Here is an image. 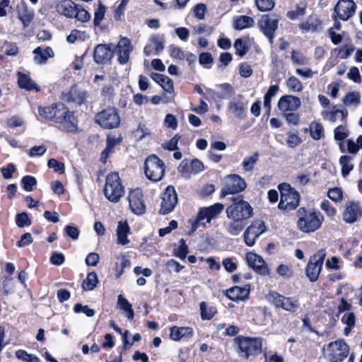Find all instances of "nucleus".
Returning a JSON list of instances; mask_svg holds the SVG:
<instances>
[{"instance_id": "obj_15", "label": "nucleus", "mask_w": 362, "mask_h": 362, "mask_svg": "<svg viewBox=\"0 0 362 362\" xmlns=\"http://www.w3.org/2000/svg\"><path fill=\"white\" fill-rule=\"evenodd\" d=\"M57 124H59V128L66 133L76 134L79 132L78 119L76 116L75 112L70 110L69 107Z\"/></svg>"}, {"instance_id": "obj_17", "label": "nucleus", "mask_w": 362, "mask_h": 362, "mask_svg": "<svg viewBox=\"0 0 362 362\" xmlns=\"http://www.w3.org/2000/svg\"><path fill=\"white\" fill-rule=\"evenodd\" d=\"M88 96V92L80 88L76 83L71 85L69 90L63 94V98L66 103L76 106L84 104Z\"/></svg>"}, {"instance_id": "obj_24", "label": "nucleus", "mask_w": 362, "mask_h": 362, "mask_svg": "<svg viewBox=\"0 0 362 362\" xmlns=\"http://www.w3.org/2000/svg\"><path fill=\"white\" fill-rule=\"evenodd\" d=\"M246 259L249 267L257 274L261 275L269 274L268 267L261 256L253 252H248L246 255Z\"/></svg>"}, {"instance_id": "obj_30", "label": "nucleus", "mask_w": 362, "mask_h": 362, "mask_svg": "<svg viewBox=\"0 0 362 362\" xmlns=\"http://www.w3.org/2000/svg\"><path fill=\"white\" fill-rule=\"evenodd\" d=\"M77 4L71 0H62L56 5V11L60 15L74 18Z\"/></svg>"}, {"instance_id": "obj_31", "label": "nucleus", "mask_w": 362, "mask_h": 362, "mask_svg": "<svg viewBox=\"0 0 362 362\" xmlns=\"http://www.w3.org/2000/svg\"><path fill=\"white\" fill-rule=\"evenodd\" d=\"M362 216V210L358 203L351 202L343 214L344 220L349 223H354Z\"/></svg>"}, {"instance_id": "obj_62", "label": "nucleus", "mask_w": 362, "mask_h": 362, "mask_svg": "<svg viewBox=\"0 0 362 362\" xmlns=\"http://www.w3.org/2000/svg\"><path fill=\"white\" fill-rule=\"evenodd\" d=\"M206 6L203 3L196 4L193 8L194 16L199 20L204 18Z\"/></svg>"}, {"instance_id": "obj_1", "label": "nucleus", "mask_w": 362, "mask_h": 362, "mask_svg": "<svg viewBox=\"0 0 362 362\" xmlns=\"http://www.w3.org/2000/svg\"><path fill=\"white\" fill-rule=\"evenodd\" d=\"M232 204L226 207V214L228 222L224 223L226 232L233 236L238 235L253 216V209L250 203L239 194L231 198Z\"/></svg>"}, {"instance_id": "obj_33", "label": "nucleus", "mask_w": 362, "mask_h": 362, "mask_svg": "<svg viewBox=\"0 0 362 362\" xmlns=\"http://www.w3.org/2000/svg\"><path fill=\"white\" fill-rule=\"evenodd\" d=\"M33 54L34 61L39 64H45L48 58H52L54 56V52L50 47H47L45 49L37 47L33 50Z\"/></svg>"}, {"instance_id": "obj_48", "label": "nucleus", "mask_w": 362, "mask_h": 362, "mask_svg": "<svg viewBox=\"0 0 362 362\" xmlns=\"http://www.w3.org/2000/svg\"><path fill=\"white\" fill-rule=\"evenodd\" d=\"M74 18H76L78 21L86 23L90 19V14L82 6L77 4V9L75 11Z\"/></svg>"}, {"instance_id": "obj_18", "label": "nucleus", "mask_w": 362, "mask_h": 362, "mask_svg": "<svg viewBox=\"0 0 362 362\" xmlns=\"http://www.w3.org/2000/svg\"><path fill=\"white\" fill-rule=\"evenodd\" d=\"M356 10V4L353 0H339L334 7L333 13L346 21L355 14Z\"/></svg>"}, {"instance_id": "obj_41", "label": "nucleus", "mask_w": 362, "mask_h": 362, "mask_svg": "<svg viewBox=\"0 0 362 362\" xmlns=\"http://www.w3.org/2000/svg\"><path fill=\"white\" fill-rule=\"evenodd\" d=\"M299 308V303L298 300H296L291 297L284 296V300H282L279 306V309L284 310L295 313Z\"/></svg>"}, {"instance_id": "obj_2", "label": "nucleus", "mask_w": 362, "mask_h": 362, "mask_svg": "<svg viewBox=\"0 0 362 362\" xmlns=\"http://www.w3.org/2000/svg\"><path fill=\"white\" fill-rule=\"evenodd\" d=\"M296 226L299 230L311 233L319 230L323 222L324 216L315 209L300 207L296 211Z\"/></svg>"}, {"instance_id": "obj_44", "label": "nucleus", "mask_w": 362, "mask_h": 362, "mask_svg": "<svg viewBox=\"0 0 362 362\" xmlns=\"http://www.w3.org/2000/svg\"><path fill=\"white\" fill-rule=\"evenodd\" d=\"M286 86L292 92H300L303 89V86L300 81L294 76L288 77L286 81Z\"/></svg>"}, {"instance_id": "obj_9", "label": "nucleus", "mask_w": 362, "mask_h": 362, "mask_svg": "<svg viewBox=\"0 0 362 362\" xmlns=\"http://www.w3.org/2000/svg\"><path fill=\"white\" fill-rule=\"evenodd\" d=\"M224 206L221 203H216L208 207L200 208L194 220L190 219L191 228L188 232L189 235H192L199 228L200 221L206 219L207 223H210L212 219L218 216L223 210Z\"/></svg>"}, {"instance_id": "obj_12", "label": "nucleus", "mask_w": 362, "mask_h": 362, "mask_svg": "<svg viewBox=\"0 0 362 362\" xmlns=\"http://www.w3.org/2000/svg\"><path fill=\"white\" fill-rule=\"evenodd\" d=\"M68 107L63 103H54L48 106H39L38 114L43 119L57 124Z\"/></svg>"}, {"instance_id": "obj_29", "label": "nucleus", "mask_w": 362, "mask_h": 362, "mask_svg": "<svg viewBox=\"0 0 362 362\" xmlns=\"http://www.w3.org/2000/svg\"><path fill=\"white\" fill-rule=\"evenodd\" d=\"M17 79L18 86L21 89H24L27 91L35 90V92L40 90L39 86L31 78L30 75L18 71Z\"/></svg>"}, {"instance_id": "obj_34", "label": "nucleus", "mask_w": 362, "mask_h": 362, "mask_svg": "<svg viewBox=\"0 0 362 362\" xmlns=\"http://www.w3.org/2000/svg\"><path fill=\"white\" fill-rule=\"evenodd\" d=\"M130 233V228L127 221H119L117 228V242L118 244L125 245L129 243L127 236Z\"/></svg>"}, {"instance_id": "obj_45", "label": "nucleus", "mask_w": 362, "mask_h": 362, "mask_svg": "<svg viewBox=\"0 0 362 362\" xmlns=\"http://www.w3.org/2000/svg\"><path fill=\"white\" fill-rule=\"evenodd\" d=\"M21 185L26 192H32L37 185V180L34 176L25 175L21 179Z\"/></svg>"}, {"instance_id": "obj_52", "label": "nucleus", "mask_w": 362, "mask_h": 362, "mask_svg": "<svg viewBox=\"0 0 362 362\" xmlns=\"http://www.w3.org/2000/svg\"><path fill=\"white\" fill-rule=\"evenodd\" d=\"M16 223L18 227L23 228L31 225L32 221L26 212L19 213L16 216Z\"/></svg>"}, {"instance_id": "obj_40", "label": "nucleus", "mask_w": 362, "mask_h": 362, "mask_svg": "<svg viewBox=\"0 0 362 362\" xmlns=\"http://www.w3.org/2000/svg\"><path fill=\"white\" fill-rule=\"evenodd\" d=\"M352 157L348 155L341 156L339 158V164L341 166V175L346 177L354 169V164L351 163Z\"/></svg>"}, {"instance_id": "obj_22", "label": "nucleus", "mask_w": 362, "mask_h": 362, "mask_svg": "<svg viewBox=\"0 0 362 362\" xmlns=\"http://www.w3.org/2000/svg\"><path fill=\"white\" fill-rule=\"evenodd\" d=\"M16 12L23 28L29 27L35 18L34 10L29 8L24 1H21L16 5Z\"/></svg>"}, {"instance_id": "obj_28", "label": "nucleus", "mask_w": 362, "mask_h": 362, "mask_svg": "<svg viewBox=\"0 0 362 362\" xmlns=\"http://www.w3.org/2000/svg\"><path fill=\"white\" fill-rule=\"evenodd\" d=\"M170 339L178 341L182 338L190 339L194 336V330L191 327L172 326L170 327Z\"/></svg>"}, {"instance_id": "obj_50", "label": "nucleus", "mask_w": 362, "mask_h": 362, "mask_svg": "<svg viewBox=\"0 0 362 362\" xmlns=\"http://www.w3.org/2000/svg\"><path fill=\"white\" fill-rule=\"evenodd\" d=\"M291 59L293 63L297 65H305L308 61L301 52L294 49L291 52Z\"/></svg>"}, {"instance_id": "obj_57", "label": "nucleus", "mask_w": 362, "mask_h": 362, "mask_svg": "<svg viewBox=\"0 0 362 362\" xmlns=\"http://www.w3.org/2000/svg\"><path fill=\"white\" fill-rule=\"evenodd\" d=\"M74 311L75 313H83L88 317H93L95 315V310L90 308L88 305H83L81 303H76L74 305Z\"/></svg>"}, {"instance_id": "obj_21", "label": "nucleus", "mask_w": 362, "mask_h": 362, "mask_svg": "<svg viewBox=\"0 0 362 362\" xmlns=\"http://www.w3.org/2000/svg\"><path fill=\"white\" fill-rule=\"evenodd\" d=\"M111 44H98L93 52V60L98 64H105L113 57L114 52Z\"/></svg>"}, {"instance_id": "obj_5", "label": "nucleus", "mask_w": 362, "mask_h": 362, "mask_svg": "<svg viewBox=\"0 0 362 362\" xmlns=\"http://www.w3.org/2000/svg\"><path fill=\"white\" fill-rule=\"evenodd\" d=\"M103 191L105 197L114 203L118 202L124 196V187L118 173H110L107 175Z\"/></svg>"}, {"instance_id": "obj_60", "label": "nucleus", "mask_w": 362, "mask_h": 362, "mask_svg": "<svg viewBox=\"0 0 362 362\" xmlns=\"http://www.w3.org/2000/svg\"><path fill=\"white\" fill-rule=\"evenodd\" d=\"M276 272L279 275L286 279H289L293 275L292 268L288 265L281 264L276 268Z\"/></svg>"}, {"instance_id": "obj_43", "label": "nucleus", "mask_w": 362, "mask_h": 362, "mask_svg": "<svg viewBox=\"0 0 362 362\" xmlns=\"http://www.w3.org/2000/svg\"><path fill=\"white\" fill-rule=\"evenodd\" d=\"M259 154L258 152H255L253 153L252 156L250 157H246L243 160L242 163V165L245 171L250 172L252 171L255 165L257 163V162L259 160Z\"/></svg>"}, {"instance_id": "obj_46", "label": "nucleus", "mask_w": 362, "mask_h": 362, "mask_svg": "<svg viewBox=\"0 0 362 362\" xmlns=\"http://www.w3.org/2000/svg\"><path fill=\"white\" fill-rule=\"evenodd\" d=\"M346 105L354 104L356 106L361 103V95L358 92H349L343 98Z\"/></svg>"}, {"instance_id": "obj_54", "label": "nucleus", "mask_w": 362, "mask_h": 362, "mask_svg": "<svg viewBox=\"0 0 362 362\" xmlns=\"http://www.w3.org/2000/svg\"><path fill=\"white\" fill-rule=\"evenodd\" d=\"M306 13V6H300L297 5L296 10L288 11L286 16L292 21L298 19L299 17L303 16Z\"/></svg>"}, {"instance_id": "obj_36", "label": "nucleus", "mask_w": 362, "mask_h": 362, "mask_svg": "<svg viewBox=\"0 0 362 362\" xmlns=\"http://www.w3.org/2000/svg\"><path fill=\"white\" fill-rule=\"evenodd\" d=\"M304 132H310L311 138L314 140H320L325 136L324 128L321 123L313 121L310 124L309 128H305Z\"/></svg>"}, {"instance_id": "obj_26", "label": "nucleus", "mask_w": 362, "mask_h": 362, "mask_svg": "<svg viewBox=\"0 0 362 362\" xmlns=\"http://www.w3.org/2000/svg\"><path fill=\"white\" fill-rule=\"evenodd\" d=\"M322 21L317 15H310L305 21L298 25V28L303 33H315L321 29Z\"/></svg>"}, {"instance_id": "obj_37", "label": "nucleus", "mask_w": 362, "mask_h": 362, "mask_svg": "<svg viewBox=\"0 0 362 362\" xmlns=\"http://www.w3.org/2000/svg\"><path fill=\"white\" fill-rule=\"evenodd\" d=\"M254 25V19L248 16H238L234 19L233 21V28L237 30H241L245 28H251Z\"/></svg>"}, {"instance_id": "obj_39", "label": "nucleus", "mask_w": 362, "mask_h": 362, "mask_svg": "<svg viewBox=\"0 0 362 362\" xmlns=\"http://www.w3.org/2000/svg\"><path fill=\"white\" fill-rule=\"evenodd\" d=\"M200 315L202 320H210L218 313L214 306L208 307L206 302L202 301L199 303Z\"/></svg>"}, {"instance_id": "obj_55", "label": "nucleus", "mask_w": 362, "mask_h": 362, "mask_svg": "<svg viewBox=\"0 0 362 362\" xmlns=\"http://www.w3.org/2000/svg\"><path fill=\"white\" fill-rule=\"evenodd\" d=\"M129 334V332L128 330H125L122 334V342L124 349H127L129 347L132 346L134 344V342L139 341L141 339V334L139 333H136L132 337V341H129L128 340Z\"/></svg>"}, {"instance_id": "obj_35", "label": "nucleus", "mask_w": 362, "mask_h": 362, "mask_svg": "<svg viewBox=\"0 0 362 362\" xmlns=\"http://www.w3.org/2000/svg\"><path fill=\"white\" fill-rule=\"evenodd\" d=\"M249 40L248 36H244L235 40L233 47L235 49V54L237 56L243 57L248 52L250 49Z\"/></svg>"}, {"instance_id": "obj_42", "label": "nucleus", "mask_w": 362, "mask_h": 362, "mask_svg": "<svg viewBox=\"0 0 362 362\" xmlns=\"http://www.w3.org/2000/svg\"><path fill=\"white\" fill-rule=\"evenodd\" d=\"M266 298L270 304L274 305L276 308L279 309L281 301L284 300V296L276 291L270 290L266 295Z\"/></svg>"}, {"instance_id": "obj_4", "label": "nucleus", "mask_w": 362, "mask_h": 362, "mask_svg": "<svg viewBox=\"0 0 362 362\" xmlns=\"http://www.w3.org/2000/svg\"><path fill=\"white\" fill-rule=\"evenodd\" d=\"M238 352L241 356L247 359L250 356H256L262 350V339L259 337H249L240 335L235 338Z\"/></svg>"}, {"instance_id": "obj_23", "label": "nucleus", "mask_w": 362, "mask_h": 362, "mask_svg": "<svg viewBox=\"0 0 362 362\" xmlns=\"http://www.w3.org/2000/svg\"><path fill=\"white\" fill-rule=\"evenodd\" d=\"M250 285L246 284L243 287L235 286L225 291L226 296L235 302L244 301L249 298Z\"/></svg>"}, {"instance_id": "obj_61", "label": "nucleus", "mask_w": 362, "mask_h": 362, "mask_svg": "<svg viewBox=\"0 0 362 362\" xmlns=\"http://www.w3.org/2000/svg\"><path fill=\"white\" fill-rule=\"evenodd\" d=\"M47 166L49 168H53L54 172L62 174L64 173V164L62 162L58 161L55 158H51L47 162Z\"/></svg>"}, {"instance_id": "obj_53", "label": "nucleus", "mask_w": 362, "mask_h": 362, "mask_svg": "<svg viewBox=\"0 0 362 362\" xmlns=\"http://www.w3.org/2000/svg\"><path fill=\"white\" fill-rule=\"evenodd\" d=\"M257 9L260 11H269L275 5L274 0H255Z\"/></svg>"}, {"instance_id": "obj_51", "label": "nucleus", "mask_w": 362, "mask_h": 362, "mask_svg": "<svg viewBox=\"0 0 362 362\" xmlns=\"http://www.w3.org/2000/svg\"><path fill=\"white\" fill-rule=\"evenodd\" d=\"M106 11V6L103 5L100 1L99 2L98 8L94 13L93 23L95 26L100 25L103 19L104 18Z\"/></svg>"}, {"instance_id": "obj_6", "label": "nucleus", "mask_w": 362, "mask_h": 362, "mask_svg": "<svg viewBox=\"0 0 362 362\" xmlns=\"http://www.w3.org/2000/svg\"><path fill=\"white\" fill-rule=\"evenodd\" d=\"M322 351L329 362H342L349 354V346L344 339H339L325 345Z\"/></svg>"}, {"instance_id": "obj_56", "label": "nucleus", "mask_w": 362, "mask_h": 362, "mask_svg": "<svg viewBox=\"0 0 362 362\" xmlns=\"http://www.w3.org/2000/svg\"><path fill=\"white\" fill-rule=\"evenodd\" d=\"M349 136V132L345 126L339 125L334 130V137L337 141H344Z\"/></svg>"}, {"instance_id": "obj_20", "label": "nucleus", "mask_w": 362, "mask_h": 362, "mask_svg": "<svg viewBox=\"0 0 362 362\" xmlns=\"http://www.w3.org/2000/svg\"><path fill=\"white\" fill-rule=\"evenodd\" d=\"M128 199L129 207L134 214L143 215L146 212L144 195L140 188L132 189L129 192Z\"/></svg>"}, {"instance_id": "obj_63", "label": "nucleus", "mask_w": 362, "mask_h": 362, "mask_svg": "<svg viewBox=\"0 0 362 362\" xmlns=\"http://www.w3.org/2000/svg\"><path fill=\"white\" fill-rule=\"evenodd\" d=\"M214 62L213 57L211 53L204 52L199 54V62L201 65L204 66L206 68H210L211 66H208L209 64H211Z\"/></svg>"}, {"instance_id": "obj_10", "label": "nucleus", "mask_w": 362, "mask_h": 362, "mask_svg": "<svg viewBox=\"0 0 362 362\" xmlns=\"http://www.w3.org/2000/svg\"><path fill=\"white\" fill-rule=\"evenodd\" d=\"M245 180L238 174H231L227 175L223 183L221 189L220 197H226L229 194H238L246 188Z\"/></svg>"}, {"instance_id": "obj_38", "label": "nucleus", "mask_w": 362, "mask_h": 362, "mask_svg": "<svg viewBox=\"0 0 362 362\" xmlns=\"http://www.w3.org/2000/svg\"><path fill=\"white\" fill-rule=\"evenodd\" d=\"M99 281L95 272H88L86 279L82 282L81 287L83 291H93L98 285Z\"/></svg>"}, {"instance_id": "obj_25", "label": "nucleus", "mask_w": 362, "mask_h": 362, "mask_svg": "<svg viewBox=\"0 0 362 362\" xmlns=\"http://www.w3.org/2000/svg\"><path fill=\"white\" fill-rule=\"evenodd\" d=\"M300 105L301 102L298 97L293 95H284L279 100L278 108L280 111L286 112L296 110Z\"/></svg>"}, {"instance_id": "obj_64", "label": "nucleus", "mask_w": 362, "mask_h": 362, "mask_svg": "<svg viewBox=\"0 0 362 362\" xmlns=\"http://www.w3.org/2000/svg\"><path fill=\"white\" fill-rule=\"evenodd\" d=\"M286 143L289 148H294L302 143V139L298 135L289 132Z\"/></svg>"}, {"instance_id": "obj_7", "label": "nucleus", "mask_w": 362, "mask_h": 362, "mask_svg": "<svg viewBox=\"0 0 362 362\" xmlns=\"http://www.w3.org/2000/svg\"><path fill=\"white\" fill-rule=\"evenodd\" d=\"M144 170L148 180L158 182L165 175V165L158 156L151 154L146 157Z\"/></svg>"}, {"instance_id": "obj_59", "label": "nucleus", "mask_w": 362, "mask_h": 362, "mask_svg": "<svg viewBox=\"0 0 362 362\" xmlns=\"http://www.w3.org/2000/svg\"><path fill=\"white\" fill-rule=\"evenodd\" d=\"M115 88L112 85L104 86L101 90V95L105 100L112 101L115 96Z\"/></svg>"}, {"instance_id": "obj_19", "label": "nucleus", "mask_w": 362, "mask_h": 362, "mask_svg": "<svg viewBox=\"0 0 362 362\" xmlns=\"http://www.w3.org/2000/svg\"><path fill=\"white\" fill-rule=\"evenodd\" d=\"M266 231V226L263 221H255L249 226L243 233V239L246 245L252 247L255 245L256 239Z\"/></svg>"}, {"instance_id": "obj_49", "label": "nucleus", "mask_w": 362, "mask_h": 362, "mask_svg": "<svg viewBox=\"0 0 362 362\" xmlns=\"http://www.w3.org/2000/svg\"><path fill=\"white\" fill-rule=\"evenodd\" d=\"M181 139V136L179 134H176L172 139L162 144V148L165 150L170 151H177L178 148V141Z\"/></svg>"}, {"instance_id": "obj_8", "label": "nucleus", "mask_w": 362, "mask_h": 362, "mask_svg": "<svg viewBox=\"0 0 362 362\" xmlns=\"http://www.w3.org/2000/svg\"><path fill=\"white\" fill-rule=\"evenodd\" d=\"M95 122L105 129H112L119 127L121 119L118 109L115 107H107L95 115Z\"/></svg>"}, {"instance_id": "obj_14", "label": "nucleus", "mask_w": 362, "mask_h": 362, "mask_svg": "<svg viewBox=\"0 0 362 362\" xmlns=\"http://www.w3.org/2000/svg\"><path fill=\"white\" fill-rule=\"evenodd\" d=\"M161 199L160 214L166 215L170 214L173 211L177 203V196L175 187L168 185L163 193Z\"/></svg>"}, {"instance_id": "obj_3", "label": "nucleus", "mask_w": 362, "mask_h": 362, "mask_svg": "<svg viewBox=\"0 0 362 362\" xmlns=\"http://www.w3.org/2000/svg\"><path fill=\"white\" fill-rule=\"evenodd\" d=\"M278 189L280 192V202L278 204V209L286 211L297 209L300 199L299 192L287 182L280 183L278 185Z\"/></svg>"}, {"instance_id": "obj_11", "label": "nucleus", "mask_w": 362, "mask_h": 362, "mask_svg": "<svg viewBox=\"0 0 362 362\" xmlns=\"http://www.w3.org/2000/svg\"><path fill=\"white\" fill-rule=\"evenodd\" d=\"M326 254L324 250H320L312 255L305 267V275L311 282L319 279Z\"/></svg>"}, {"instance_id": "obj_16", "label": "nucleus", "mask_w": 362, "mask_h": 362, "mask_svg": "<svg viewBox=\"0 0 362 362\" xmlns=\"http://www.w3.org/2000/svg\"><path fill=\"white\" fill-rule=\"evenodd\" d=\"M57 124H59V128L66 133L76 134L79 132L78 119L76 116L75 112L70 110L69 107Z\"/></svg>"}, {"instance_id": "obj_58", "label": "nucleus", "mask_w": 362, "mask_h": 362, "mask_svg": "<svg viewBox=\"0 0 362 362\" xmlns=\"http://www.w3.org/2000/svg\"><path fill=\"white\" fill-rule=\"evenodd\" d=\"M151 42L155 45V54H158L164 49L163 37L154 35L151 37Z\"/></svg>"}, {"instance_id": "obj_27", "label": "nucleus", "mask_w": 362, "mask_h": 362, "mask_svg": "<svg viewBox=\"0 0 362 362\" xmlns=\"http://www.w3.org/2000/svg\"><path fill=\"white\" fill-rule=\"evenodd\" d=\"M237 101H231L228 103V108L239 119L246 117L247 102L244 101V96L238 94Z\"/></svg>"}, {"instance_id": "obj_13", "label": "nucleus", "mask_w": 362, "mask_h": 362, "mask_svg": "<svg viewBox=\"0 0 362 362\" xmlns=\"http://www.w3.org/2000/svg\"><path fill=\"white\" fill-rule=\"evenodd\" d=\"M279 16L276 14H263L258 21V26L265 37L273 43L279 27Z\"/></svg>"}, {"instance_id": "obj_47", "label": "nucleus", "mask_w": 362, "mask_h": 362, "mask_svg": "<svg viewBox=\"0 0 362 362\" xmlns=\"http://www.w3.org/2000/svg\"><path fill=\"white\" fill-rule=\"evenodd\" d=\"M189 252L188 246L186 244L185 240L182 238L180 240V245L176 250L174 251V255L179 257L180 259H185Z\"/></svg>"}, {"instance_id": "obj_32", "label": "nucleus", "mask_w": 362, "mask_h": 362, "mask_svg": "<svg viewBox=\"0 0 362 362\" xmlns=\"http://www.w3.org/2000/svg\"><path fill=\"white\" fill-rule=\"evenodd\" d=\"M150 76L155 82L158 83L165 92L169 93H174L173 81L170 78L155 72H152Z\"/></svg>"}]
</instances>
